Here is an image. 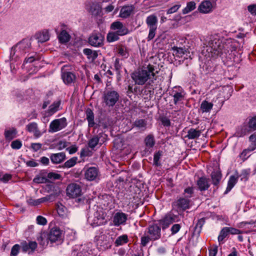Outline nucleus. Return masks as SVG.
Instances as JSON below:
<instances>
[{"label":"nucleus","instance_id":"1","mask_svg":"<svg viewBox=\"0 0 256 256\" xmlns=\"http://www.w3.org/2000/svg\"><path fill=\"white\" fill-rule=\"evenodd\" d=\"M158 72L156 70L155 66L148 64L146 67L138 68L132 74V78L138 85L144 84L152 76L154 77Z\"/></svg>","mask_w":256,"mask_h":256},{"label":"nucleus","instance_id":"2","mask_svg":"<svg viewBox=\"0 0 256 256\" xmlns=\"http://www.w3.org/2000/svg\"><path fill=\"white\" fill-rule=\"evenodd\" d=\"M161 238V227L158 224L154 222L149 224L144 232V234L141 237L140 244L146 246L150 241H156Z\"/></svg>","mask_w":256,"mask_h":256},{"label":"nucleus","instance_id":"3","mask_svg":"<svg viewBox=\"0 0 256 256\" xmlns=\"http://www.w3.org/2000/svg\"><path fill=\"white\" fill-rule=\"evenodd\" d=\"M30 40L23 39L12 48L10 54L11 58L14 60L17 58L24 56L26 53L30 52Z\"/></svg>","mask_w":256,"mask_h":256},{"label":"nucleus","instance_id":"4","mask_svg":"<svg viewBox=\"0 0 256 256\" xmlns=\"http://www.w3.org/2000/svg\"><path fill=\"white\" fill-rule=\"evenodd\" d=\"M208 44L210 48V52L216 56H221L224 54H226L228 52L225 48L226 45L216 36H210Z\"/></svg>","mask_w":256,"mask_h":256},{"label":"nucleus","instance_id":"5","mask_svg":"<svg viewBox=\"0 0 256 256\" xmlns=\"http://www.w3.org/2000/svg\"><path fill=\"white\" fill-rule=\"evenodd\" d=\"M120 97L117 91L113 90H106L102 96L103 104L106 107H113L119 100Z\"/></svg>","mask_w":256,"mask_h":256},{"label":"nucleus","instance_id":"6","mask_svg":"<svg viewBox=\"0 0 256 256\" xmlns=\"http://www.w3.org/2000/svg\"><path fill=\"white\" fill-rule=\"evenodd\" d=\"M157 23L158 18L155 15L152 14L146 18V24L149 28V33L147 38L148 41L154 38L157 30Z\"/></svg>","mask_w":256,"mask_h":256},{"label":"nucleus","instance_id":"7","mask_svg":"<svg viewBox=\"0 0 256 256\" xmlns=\"http://www.w3.org/2000/svg\"><path fill=\"white\" fill-rule=\"evenodd\" d=\"M68 125L67 120L63 117L55 119L52 121L49 126L48 132L50 133L56 132L64 128Z\"/></svg>","mask_w":256,"mask_h":256},{"label":"nucleus","instance_id":"8","mask_svg":"<svg viewBox=\"0 0 256 256\" xmlns=\"http://www.w3.org/2000/svg\"><path fill=\"white\" fill-rule=\"evenodd\" d=\"M71 68V66L66 64L61 68L62 78L64 83L67 84L74 82L76 80V75L69 71Z\"/></svg>","mask_w":256,"mask_h":256},{"label":"nucleus","instance_id":"9","mask_svg":"<svg viewBox=\"0 0 256 256\" xmlns=\"http://www.w3.org/2000/svg\"><path fill=\"white\" fill-rule=\"evenodd\" d=\"M46 234L47 238L51 243L60 242L62 240V231L58 227L52 228Z\"/></svg>","mask_w":256,"mask_h":256},{"label":"nucleus","instance_id":"10","mask_svg":"<svg viewBox=\"0 0 256 256\" xmlns=\"http://www.w3.org/2000/svg\"><path fill=\"white\" fill-rule=\"evenodd\" d=\"M170 95L174 98V103L176 105L184 100L186 92L181 86H176L170 92Z\"/></svg>","mask_w":256,"mask_h":256},{"label":"nucleus","instance_id":"11","mask_svg":"<svg viewBox=\"0 0 256 256\" xmlns=\"http://www.w3.org/2000/svg\"><path fill=\"white\" fill-rule=\"evenodd\" d=\"M66 192L68 196L70 198H75L82 194V188L80 184L72 183L68 186Z\"/></svg>","mask_w":256,"mask_h":256},{"label":"nucleus","instance_id":"12","mask_svg":"<svg viewBox=\"0 0 256 256\" xmlns=\"http://www.w3.org/2000/svg\"><path fill=\"white\" fill-rule=\"evenodd\" d=\"M104 36L100 32L92 33L88 38V43L94 47H100L103 45Z\"/></svg>","mask_w":256,"mask_h":256},{"label":"nucleus","instance_id":"13","mask_svg":"<svg viewBox=\"0 0 256 256\" xmlns=\"http://www.w3.org/2000/svg\"><path fill=\"white\" fill-rule=\"evenodd\" d=\"M110 29L120 36H124L128 33V28L119 21L113 22L110 25Z\"/></svg>","mask_w":256,"mask_h":256},{"label":"nucleus","instance_id":"14","mask_svg":"<svg viewBox=\"0 0 256 256\" xmlns=\"http://www.w3.org/2000/svg\"><path fill=\"white\" fill-rule=\"evenodd\" d=\"M128 220V214L122 212H117L113 216V224L116 226L124 225Z\"/></svg>","mask_w":256,"mask_h":256},{"label":"nucleus","instance_id":"15","mask_svg":"<svg viewBox=\"0 0 256 256\" xmlns=\"http://www.w3.org/2000/svg\"><path fill=\"white\" fill-rule=\"evenodd\" d=\"M99 174L98 168L95 166L90 167L84 172V178L89 181L96 180Z\"/></svg>","mask_w":256,"mask_h":256},{"label":"nucleus","instance_id":"16","mask_svg":"<svg viewBox=\"0 0 256 256\" xmlns=\"http://www.w3.org/2000/svg\"><path fill=\"white\" fill-rule=\"evenodd\" d=\"M174 222V216L172 214H168L159 220L160 224H158L160 226V227L162 226V230H164Z\"/></svg>","mask_w":256,"mask_h":256},{"label":"nucleus","instance_id":"17","mask_svg":"<svg viewBox=\"0 0 256 256\" xmlns=\"http://www.w3.org/2000/svg\"><path fill=\"white\" fill-rule=\"evenodd\" d=\"M50 158L53 164H60L66 160V155L64 152L52 154L50 156Z\"/></svg>","mask_w":256,"mask_h":256},{"label":"nucleus","instance_id":"18","mask_svg":"<svg viewBox=\"0 0 256 256\" xmlns=\"http://www.w3.org/2000/svg\"><path fill=\"white\" fill-rule=\"evenodd\" d=\"M87 10L92 15L96 16L101 12L102 6L99 2H92L87 6Z\"/></svg>","mask_w":256,"mask_h":256},{"label":"nucleus","instance_id":"19","mask_svg":"<svg viewBox=\"0 0 256 256\" xmlns=\"http://www.w3.org/2000/svg\"><path fill=\"white\" fill-rule=\"evenodd\" d=\"M196 185L200 191L206 190L210 186V180L205 176H202L198 180Z\"/></svg>","mask_w":256,"mask_h":256},{"label":"nucleus","instance_id":"20","mask_svg":"<svg viewBox=\"0 0 256 256\" xmlns=\"http://www.w3.org/2000/svg\"><path fill=\"white\" fill-rule=\"evenodd\" d=\"M26 130L30 132H32L35 138H38L40 137L42 133L39 130L38 124L35 122L28 124L26 126Z\"/></svg>","mask_w":256,"mask_h":256},{"label":"nucleus","instance_id":"21","mask_svg":"<svg viewBox=\"0 0 256 256\" xmlns=\"http://www.w3.org/2000/svg\"><path fill=\"white\" fill-rule=\"evenodd\" d=\"M190 200L187 198H180L176 202V206L180 210H185L190 208Z\"/></svg>","mask_w":256,"mask_h":256},{"label":"nucleus","instance_id":"22","mask_svg":"<svg viewBox=\"0 0 256 256\" xmlns=\"http://www.w3.org/2000/svg\"><path fill=\"white\" fill-rule=\"evenodd\" d=\"M212 9V5L210 0H204L200 4L198 10L200 12L206 14L210 12Z\"/></svg>","mask_w":256,"mask_h":256},{"label":"nucleus","instance_id":"23","mask_svg":"<svg viewBox=\"0 0 256 256\" xmlns=\"http://www.w3.org/2000/svg\"><path fill=\"white\" fill-rule=\"evenodd\" d=\"M38 42L42 43L48 41L50 38L49 33L48 30H44L36 33L35 35Z\"/></svg>","mask_w":256,"mask_h":256},{"label":"nucleus","instance_id":"24","mask_svg":"<svg viewBox=\"0 0 256 256\" xmlns=\"http://www.w3.org/2000/svg\"><path fill=\"white\" fill-rule=\"evenodd\" d=\"M50 196H48L42 198H38L37 200H34L33 198H30L27 200L28 204L32 206H36L40 204L47 202L50 200Z\"/></svg>","mask_w":256,"mask_h":256},{"label":"nucleus","instance_id":"25","mask_svg":"<svg viewBox=\"0 0 256 256\" xmlns=\"http://www.w3.org/2000/svg\"><path fill=\"white\" fill-rule=\"evenodd\" d=\"M86 114L88 127H94L95 125V122L94 120V116L92 110L90 108H88L86 111Z\"/></svg>","mask_w":256,"mask_h":256},{"label":"nucleus","instance_id":"26","mask_svg":"<svg viewBox=\"0 0 256 256\" xmlns=\"http://www.w3.org/2000/svg\"><path fill=\"white\" fill-rule=\"evenodd\" d=\"M16 128H12L10 130H6L4 132L5 138L6 140L10 141L16 137L17 134Z\"/></svg>","mask_w":256,"mask_h":256},{"label":"nucleus","instance_id":"27","mask_svg":"<svg viewBox=\"0 0 256 256\" xmlns=\"http://www.w3.org/2000/svg\"><path fill=\"white\" fill-rule=\"evenodd\" d=\"M134 8L132 6H123L120 12V16L122 18L128 17L134 10Z\"/></svg>","mask_w":256,"mask_h":256},{"label":"nucleus","instance_id":"28","mask_svg":"<svg viewBox=\"0 0 256 256\" xmlns=\"http://www.w3.org/2000/svg\"><path fill=\"white\" fill-rule=\"evenodd\" d=\"M84 54L86 56L87 58L94 62L98 57V52L96 50H92L90 48H84L83 50Z\"/></svg>","mask_w":256,"mask_h":256},{"label":"nucleus","instance_id":"29","mask_svg":"<svg viewBox=\"0 0 256 256\" xmlns=\"http://www.w3.org/2000/svg\"><path fill=\"white\" fill-rule=\"evenodd\" d=\"M202 132L201 130L190 128L188 132V134L186 136V138L189 140H193L198 138Z\"/></svg>","mask_w":256,"mask_h":256},{"label":"nucleus","instance_id":"30","mask_svg":"<svg viewBox=\"0 0 256 256\" xmlns=\"http://www.w3.org/2000/svg\"><path fill=\"white\" fill-rule=\"evenodd\" d=\"M56 211L58 216L62 218H66L68 217V210L66 206L62 204H57Z\"/></svg>","mask_w":256,"mask_h":256},{"label":"nucleus","instance_id":"31","mask_svg":"<svg viewBox=\"0 0 256 256\" xmlns=\"http://www.w3.org/2000/svg\"><path fill=\"white\" fill-rule=\"evenodd\" d=\"M117 52L120 56L127 58L129 56V52L128 48L126 46L119 44L116 48Z\"/></svg>","mask_w":256,"mask_h":256},{"label":"nucleus","instance_id":"32","mask_svg":"<svg viewBox=\"0 0 256 256\" xmlns=\"http://www.w3.org/2000/svg\"><path fill=\"white\" fill-rule=\"evenodd\" d=\"M147 125L146 122L144 119H137L132 124V127H136L138 130H144Z\"/></svg>","mask_w":256,"mask_h":256},{"label":"nucleus","instance_id":"33","mask_svg":"<svg viewBox=\"0 0 256 256\" xmlns=\"http://www.w3.org/2000/svg\"><path fill=\"white\" fill-rule=\"evenodd\" d=\"M211 178L212 184L214 186H218L222 178V174L219 171H214L211 174Z\"/></svg>","mask_w":256,"mask_h":256},{"label":"nucleus","instance_id":"34","mask_svg":"<svg viewBox=\"0 0 256 256\" xmlns=\"http://www.w3.org/2000/svg\"><path fill=\"white\" fill-rule=\"evenodd\" d=\"M213 107V104L212 102H208L206 100H204L200 106V110L204 112H208L211 110H212Z\"/></svg>","mask_w":256,"mask_h":256},{"label":"nucleus","instance_id":"35","mask_svg":"<svg viewBox=\"0 0 256 256\" xmlns=\"http://www.w3.org/2000/svg\"><path fill=\"white\" fill-rule=\"evenodd\" d=\"M61 104L60 100L54 102L48 108V113L50 115H52L59 110V108Z\"/></svg>","mask_w":256,"mask_h":256},{"label":"nucleus","instance_id":"36","mask_svg":"<svg viewBox=\"0 0 256 256\" xmlns=\"http://www.w3.org/2000/svg\"><path fill=\"white\" fill-rule=\"evenodd\" d=\"M128 242V236L124 234L117 238L114 242V244L116 246H122L126 244Z\"/></svg>","mask_w":256,"mask_h":256},{"label":"nucleus","instance_id":"37","mask_svg":"<svg viewBox=\"0 0 256 256\" xmlns=\"http://www.w3.org/2000/svg\"><path fill=\"white\" fill-rule=\"evenodd\" d=\"M238 176H231L230 177L228 183V186L226 192H230L235 184L238 182Z\"/></svg>","mask_w":256,"mask_h":256},{"label":"nucleus","instance_id":"38","mask_svg":"<svg viewBox=\"0 0 256 256\" xmlns=\"http://www.w3.org/2000/svg\"><path fill=\"white\" fill-rule=\"evenodd\" d=\"M58 38L61 43L67 42L70 40V36L66 30H62L59 34Z\"/></svg>","mask_w":256,"mask_h":256},{"label":"nucleus","instance_id":"39","mask_svg":"<svg viewBox=\"0 0 256 256\" xmlns=\"http://www.w3.org/2000/svg\"><path fill=\"white\" fill-rule=\"evenodd\" d=\"M37 240L39 244L42 246H47L49 240L47 238V234L45 232L41 234L40 236L38 237Z\"/></svg>","mask_w":256,"mask_h":256},{"label":"nucleus","instance_id":"40","mask_svg":"<svg viewBox=\"0 0 256 256\" xmlns=\"http://www.w3.org/2000/svg\"><path fill=\"white\" fill-rule=\"evenodd\" d=\"M120 36L118 35L114 32H109L106 36L107 41L109 42H112L118 40L120 39Z\"/></svg>","mask_w":256,"mask_h":256},{"label":"nucleus","instance_id":"41","mask_svg":"<svg viewBox=\"0 0 256 256\" xmlns=\"http://www.w3.org/2000/svg\"><path fill=\"white\" fill-rule=\"evenodd\" d=\"M78 160V158L77 157H73L70 160L66 161L64 165L62 166V168H70L76 164Z\"/></svg>","mask_w":256,"mask_h":256},{"label":"nucleus","instance_id":"42","mask_svg":"<svg viewBox=\"0 0 256 256\" xmlns=\"http://www.w3.org/2000/svg\"><path fill=\"white\" fill-rule=\"evenodd\" d=\"M144 142L147 147H148L149 148H152L155 144V141L154 136L150 134L148 135L146 138L144 140Z\"/></svg>","mask_w":256,"mask_h":256},{"label":"nucleus","instance_id":"43","mask_svg":"<svg viewBox=\"0 0 256 256\" xmlns=\"http://www.w3.org/2000/svg\"><path fill=\"white\" fill-rule=\"evenodd\" d=\"M99 140L100 138L98 136H94L88 140V146L92 150L94 149V148L98 144Z\"/></svg>","mask_w":256,"mask_h":256},{"label":"nucleus","instance_id":"44","mask_svg":"<svg viewBox=\"0 0 256 256\" xmlns=\"http://www.w3.org/2000/svg\"><path fill=\"white\" fill-rule=\"evenodd\" d=\"M196 8V3L191 1L188 2L186 4V6L182 10V12L184 14H186L190 12Z\"/></svg>","mask_w":256,"mask_h":256},{"label":"nucleus","instance_id":"45","mask_svg":"<svg viewBox=\"0 0 256 256\" xmlns=\"http://www.w3.org/2000/svg\"><path fill=\"white\" fill-rule=\"evenodd\" d=\"M162 155V152L158 150L156 152L154 156V164L156 166H160L161 165L160 162V160Z\"/></svg>","mask_w":256,"mask_h":256},{"label":"nucleus","instance_id":"46","mask_svg":"<svg viewBox=\"0 0 256 256\" xmlns=\"http://www.w3.org/2000/svg\"><path fill=\"white\" fill-rule=\"evenodd\" d=\"M172 50H174V52L175 54V55L179 58L182 57L186 52V49L174 46L172 48Z\"/></svg>","mask_w":256,"mask_h":256},{"label":"nucleus","instance_id":"47","mask_svg":"<svg viewBox=\"0 0 256 256\" xmlns=\"http://www.w3.org/2000/svg\"><path fill=\"white\" fill-rule=\"evenodd\" d=\"M205 223V218H202L198 220L195 226V231L198 233H200L203 225Z\"/></svg>","mask_w":256,"mask_h":256},{"label":"nucleus","instance_id":"48","mask_svg":"<svg viewBox=\"0 0 256 256\" xmlns=\"http://www.w3.org/2000/svg\"><path fill=\"white\" fill-rule=\"evenodd\" d=\"M248 126L250 130H256V116L250 118L248 122Z\"/></svg>","mask_w":256,"mask_h":256},{"label":"nucleus","instance_id":"49","mask_svg":"<svg viewBox=\"0 0 256 256\" xmlns=\"http://www.w3.org/2000/svg\"><path fill=\"white\" fill-rule=\"evenodd\" d=\"M194 188L192 186H188L184 190V194L186 195V198H190L194 194Z\"/></svg>","mask_w":256,"mask_h":256},{"label":"nucleus","instance_id":"50","mask_svg":"<svg viewBox=\"0 0 256 256\" xmlns=\"http://www.w3.org/2000/svg\"><path fill=\"white\" fill-rule=\"evenodd\" d=\"M10 146L12 149L19 150L22 146V142L19 140H16L12 142Z\"/></svg>","mask_w":256,"mask_h":256},{"label":"nucleus","instance_id":"51","mask_svg":"<svg viewBox=\"0 0 256 256\" xmlns=\"http://www.w3.org/2000/svg\"><path fill=\"white\" fill-rule=\"evenodd\" d=\"M47 177L50 180H59L61 179L62 176L59 174L50 172L48 174Z\"/></svg>","mask_w":256,"mask_h":256},{"label":"nucleus","instance_id":"52","mask_svg":"<svg viewBox=\"0 0 256 256\" xmlns=\"http://www.w3.org/2000/svg\"><path fill=\"white\" fill-rule=\"evenodd\" d=\"M228 235V231L226 227L224 228L220 231V235L218 236V240L220 242Z\"/></svg>","mask_w":256,"mask_h":256},{"label":"nucleus","instance_id":"53","mask_svg":"<svg viewBox=\"0 0 256 256\" xmlns=\"http://www.w3.org/2000/svg\"><path fill=\"white\" fill-rule=\"evenodd\" d=\"M226 230L228 231V233L230 234H242V232L238 229L236 228H231V227H226Z\"/></svg>","mask_w":256,"mask_h":256},{"label":"nucleus","instance_id":"54","mask_svg":"<svg viewBox=\"0 0 256 256\" xmlns=\"http://www.w3.org/2000/svg\"><path fill=\"white\" fill-rule=\"evenodd\" d=\"M20 246L18 244H14L12 248L10 256H16L19 252Z\"/></svg>","mask_w":256,"mask_h":256},{"label":"nucleus","instance_id":"55","mask_svg":"<svg viewBox=\"0 0 256 256\" xmlns=\"http://www.w3.org/2000/svg\"><path fill=\"white\" fill-rule=\"evenodd\" d=\"M250 174V170L246 169L244 170H242V173L240 175V176L242 177L241 180H247L248 179V176Z\"/></svg>","mask_w":256,"mask_h":256},{"label":"nucleus","instance_id":"56","mask_svg":"<svg viewBox=\"0 0 256 256\" xmlns=\"http://www.w3.org/2000/svg\"><path fill=\"white\" fill-rule=\"evenodd\" d=\"M46 178L40 176H36L33 180V182L36 184H42L46 182Z\"/></svg>","mask_w":256,"mask_h":256},{"label":"nucleus","instance_id":"57","mask_svg":"<svg viewBox=\"0 0 256 256\" xmlns=\"http://www.w3.org/2000/svg\"><path fill=\"white\" fill-rule=\"evenodd\" d=\"M180 228L181 226L180 224H174L170 228L172 234L174 235L176 234L180 230Z\"/></svg>","mask_w":256,"mask_h":256},{"label":"nucleus","instance_id":"58","mask_svg":"<svg viewBox=\"0 0 256 256\" xmlns=\"http://www.w3.org/2000/svg\"><path fill=\"white\" fill-rule=\"evenodd\" d=\"M36 222L38 224L40 225H45L47 223L46 218L42 216H38L36 218Z\"/></svg>","mask_w":256,"mask_h":256},{"label":"nucleus","instance_id":"59","mask_svg":"<svg viewBox=\"0 0 256 256\" xmlns=\"http://www.w3.org/2000/svg\"><path fill=\"white\" fill-rule=\"evenodd\" d=\"M180 7V4H176L173 6L171 7L167 10V14H172L178 11L179 8Z\"/></svg>","mask_w":256,"mask_h":256},{"label":"nucleus","instance_id":"60","mask_svg":"<svg viewBox=\"0 0 256 256\" xmlns=\"http://www.w3.org/2000/svg\"><path fill=\"white\" fill-rule=\"evenodd\" d=\"M160 121L162 124L164 126H170V119L166 116L161 118Z\"/></svg>","mask_w":256,"mask_h":256},{"label":"nucleus","instance_id":"61","mask_svg":"<svg viewBox=\"0 0 256 256\" xmlns=\"http://www.w3.org/2000/svg\"><path fill=\"white\" fill-rule=\"evenodd\" d=\"M12 178V176L10 174H6L2 178H0V180L4 183L7 182L8 180H10Z\"/></svg>","mask_w":256,"mask_h":256},{"label":"nucleus","instance_id":"62","mask_svg":"<svg viewBox=\"0 0 256 256\" xmlns=\"http://www.w3.org/2000/svg\"><path fill=\"white\" fill-rule=\"evenodd\" d=\"M42 146V144L40 143H32L31 148L34 152H37L40 150Z\"/></svg>","mask_w":256,"mask_h":256},{"label":"nucleus","instance_id":"63","mask_svg":"<svg viewBox=\"0 0 256 256\" xmlns=\"http://www.w3.org/2000/svg\"><path fill=\"white\" fill-rule=\"evenodd\" d=\"M248 10L252 14L256 16V4H252L248 6Z\"/></svg>","mask_w":256,"mask_h":256},{"label":"nucleus","instance_id":"64","mask_svg":"<svg viewBox=\"0 0 256 256\" xmlns=\"http://www.w3.org/2000/svg\"><path fill=\"white\" fill-rule=\"evenodd\" d=\"M218 247L215 246L209 250V256H216L218 252Z\"/></svg>","mask_w":256,"mask_h":256}]
</instances>
